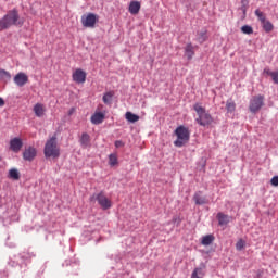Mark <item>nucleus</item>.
<instances>
[{"instance_id":"f257e3e1","label":"nucleus","mask_w":278,"mask_h":278,"mask_svg":"<svg viewBox=\"0 0 278 278\" xmlns=\"http://www.w3.org/2000/svg\"><path fill=\"white\" fill-rule=\"evenodd\" d=\"M20 18L21 17L18 16V11H9L8 14L0 20V31H3L4 29H10L12 25H23V22H21Z\"/></svg>"},{"instance_id":"f03ea898","label":"nucleus","mask_w":278,"mask_h":278,"mask_svg":"<svg viewBox=\"0 0 278 278\" xmlns=\"http://www.w3.org/2000/svg\"><path fill=\"white\" fill-rule=\"evenodd\" d=\"M193 110L197 112V123L201 125V127H207V125H212L214 123V118L210 113L205 112V108L201 106L200 103H195L193 105Z\"/></svg>"},{"instance_id":"7ed1b4c3","label":"nucleus","mask_w":278,"mask_h":278,"mask_svg":"<svg viewBox=\"0 0 278 278\" xmlns=\"http://www.w3.org/2000/svg\"><path fill=\"white\" fill-rule=\"evenodd\" d=\"M174 134L177 137V139L174 141V146L178 149H181V147H185V144L190 142V130L186 128V126H178Z\"/></svg>"},{"instance_id":"20e7f679","label":"nucleus","mask_w":278,"mask_h":278,"mask_svg":"<svg viewBox=\"0 0 278 278\" xmlns=\"http://www.w3.org/2000/svg\"><path fill=\"white\" fill-rule=\"evenodd\" d=\"M45 157H53L54 160L60 157V147H58V138H50L43 149Z\"/></svg>"},{"instance_id":"39448f33","label":"nucleus","mask_w":278,"mask_h":278,"mask_svg":"<svg viewBox=\"0 0 278 278\" xmlns=\"http://www.w3.org/2000/svg\"><path fill=\"white\" fill-rule=\"evenodd\" d=\"M99 22V15L94 13L84 14L80 18L83 27L94 29L97 23Z\"/></svg>"},{"instance_id":"423d86ee","label":"nucleus","mask_w":278,"mask_h":278,"mask_svg":"<svg viewBox=\"0 0 278 278\" xmlns=\"http://www.w3.org/2000/svg\"><path fill=\"white\" fill-rule=\"evenodd\" d=\"M90 201H98L100 207H102V210H110V207H112V201H110V199H108V197L105 195V193L103 191H101L100 193H96L90 198Z\"/></svg>"},{"instance_id":"0eeeda50","label":"nucleus","mask_w":278,"mask_h":278,"mask_svg":"<svg viewBox=\"0 0 278 278\" xmlns=\"http://www.w3.org/2000/svg\"><path fill=\"white\" fill-rule=\"evenodd\" d=\"M262 108H264V96L258 94V96L252 97V99L250 100V105H249L250 112L252 114H257V112H260V110H262Z\"/></svg>"},{"instance_id":"6e6552de","label":"nucleus","mask_w":278,"mask_h":278,"mask_svg":"<svg viewBox=\"0 0 278 278\" xmlns=\"http://www.w3.org/2000/svg\"><path fill=\"white\" fill-rule=\"evenodd\" d=\"M14 84H16L20 88H23L25 84L29 83V76L27 74L20 72L13 78Z\"/></svg>"},{"instance_id":"1a4fd4ad","label":"nucleus","mask_w":278,"mask_h":278,"mask_svg":"<svg viewBox=\"0 0 278 278\" xmlns=\"http://www.w3.org/2000/svg\"><path fill=\"white\" fill-rule=\"evenodd\" d=\"M36 155H38V151L34 147H28L23 152V159L26 162H34V160L36 159Z\"/></svg>"},{"instance_id":"9d476101","label":"nucleus","mask_w":278,"mask_h":278,"mask_svg":"<svg viewBox=\"0 0 278 278\" xmlns=\"http://www.w3.org/2000/svg\"><path fill=\"white\" fill-rule=\"evenodd\" d=\"M10 149L13 153H18L23 149V139L15 137L10 140Z\"/></svg>"},{"instance_id":"9b49d317","label":"nucleus","mask_w":278,"mask_h":278,"mask_svg":"<svg viewBox=\"0 0 278 278\" xmlns=\"http://www.w3.org/2000/svg\"><path fill=\"white\" fill-rule=\"evenodd\" d=\"M73 81H76V84H85L86 83V72L83 70H76L73 75Z\"/></svg>"},{"instance_id":"f8f14e48","label":"nucleus","mask_w":278,"mask_h":278,"mask_svg":"<svg viewBox=\"0 0 278 278\" xmlns=\"http://www.w3.org/2000/svg\"><path fill=\"white\" fill-rule=\"evenodd\" d=\"M216 218L218 220L219 227H226V225H229V223L231 222V217H229V215L225 213H217Z\"/></svg>"},{"instance_id":"ddd939ff","label":"nucleus","mask_w":278,"mask_h":278,"mask_svg":"<svg viewBox=\"0 0 278 278\" xmlns=\"http://www.w3.org/2000/svg\"><path fill=\"white\" fill-rule=\"evenodd\" d=\"M140 8H141L140 1L132 0L129 3L128 12L132 14V16H136V14L140 13Z\"/></svg>"},{"instance_id":"4468645a","label":"nucleus","mask_w":278,"mask_h":278,"mask_svg":"<svg viewBox=\"0 0 278 278\" xmlns=\"http://www.w3.org/2000/svg\"><path fill=\"white\" fill-rule=\"evenodd\" d=\"M103 121H105V113H103V112H96L91 116L92 125H101V123H103Z\"/></svg>"},{"instance_id":"2eb2a0df","label":"nucleus","mask_w":278,"mask_h":278,"mask_svg":"<svg viewBox=\"0 0 278 278\" xmlns=\"http://www.w3.org/2000/svg\"><path fill=\"white\" fill-rule=\"evenodd\" d=\"M33 112H35V115L37 116V118H42V116H45V112H47V110L45 109V104L37 103V104H35Z\"/></svg>"},{"instance_id":"dca6fc26","label":"nucleus","mask_w":278,"mask_h":278,"mask_svg":"<svg viewBox=\"0 0 278 278\" xmlns=\"http://www.w3.org/2000/svg\"><path fill=\"white\" fill-rule=\"evenodd\" d=\"M185 55L188 60H192L194 58V47L192 43H188L185 48Z\"/></svg>"},{"instance_id":"f3484780","label":"nucleus","mask_w":278,"mask_h":278,"mask_svg":"<svg viewBox=\"0 0 278 278\" xmlns=\"http://www.w3.org/2000/svg\"><path fill=\"white\" fill-rule=\"evenodd\" d=\"M193 201H195V205H205L207 203V199L201 195V192H197L193 197Z\"/></svg>"},{"instance_id":"a211bd4d","label":"nucleus","mask_w":278,"mask_h":278,"mask_svg":"<svg viewBox=\"0 0 278 278\" xmlns=\"http://www.w3.org/2000/svg\"><path fill=\"white\" fill-rule=\"evenodd\" d=\"M12 79V74L5 70H0V81H4V84H8Z\"/></svg>"},{"instance_id":"6ab92c4d","label":"nucleus","mask_w":278,"mask_h":278,"mask_svg":"<svg viewBox=\"0 0 278 278\" xmlns=\"http://www.w3.org/2000/svg\"><path fill=\"white\" fill-rule=\"evenodd\" d=\"M205 277V269L203 267H197L191 274V278H203Z\"/></svg>"},{"instance_id":"aec40b11","label":"nucleus","mask_w":278,"mask_h":278,"mask_svg":"<svg viewBox=\"0 0 278 278\" xmlns=\"http://www.w3.org/2000/svg\"><path fill=\"white\" fill-rule=\"evenodd\" d=\"M80 144L84 149H87V147H90V135L87 132H84L80 138Z\"/></svg>"},{"instance_id":"412c9836","label":"nucleus","mask_w":278,"mask_h":278,"mask_svg":"<svg viewBox=\"0 0 278 278\" xmlns=\"http://www.w3.org/2000/svg\"><path fill=\"white\" fill-rule=\"evenodd\" d=\"M112 99H114V93L113 91H109L103 94L102 101L105 105H112Z\"/></svg>"},{"instance_id":"4be33fe9","label":"nucleus","mask_w":278,"mask_h":278,"mask_svg":"<svg viewBox=\"0 0 278 278\" xmlns=\"http://www.w3.org/2000/svg\"><path fill=\"white\" fill-rule=\"evenodd\" d=\"M125 118H126V121H128V123H138V121H140V116H138L131 112H126Z\"/></svg>"},{"instance_id":"5701e85b","label":"nucleus","mask_w":278,"mask_h":278,"mask_svg":"<svg viewBox=\"0 0 278 278\" xmlns=\"http://www.w3.org/2000/svg\"><path fill=\"white\" fill-rule=\"evenodd\" d=\"M214 240V235H206L202 238L201 244H203V247H210Z\"/></svg>"},{"instance_id":"b1692460","label":"nucleus","mask_w":278,"mask_h":278,"mask_svg":"<svg viewBox=\"0 0 278 278\" xmlns=\"http://www.w3.org/2000/svg\"><path fill=\"white\" fill-rule=\"evenodd\" d=\"M206 40H207V30L199 31L197 35V41L200 45H203V42H205Z\"/></svg>"},{"instance_id":"393cba45","label":"nucleus","mask_w":278,"mask_h":278,"mask_svg":"<svg viewBox=\"0 0 278 278\" xmlns=\"http://www.w3.org/2000/svg\"><path fill=\"white\" fill-rule=\"evenodd\" d=\"M226 110L228 114H233L236 112V102L233 100L229 99L226 101Z\"/></svg>"},{"instance_id":"a878e982","label":"nucleus","mask_w":278,"mask_h":278,"mask_svg":"<svg viewBox=\"0 0 278 278\" xmlns=\"http://www.w3.org/2000/svg\"><path fill=\"white\" fill-rule=\"evenodd\" d=\"M9 178L18 181L21 179V173H18V169L12 168L9 170Z\"/></svg>"},{"instance_id":"bb28decb","label":"nucleus","mask_w":278,"mask_h":278,"mask_svg":"<svg viewBox=\"0 0 278 278\" xmlns=\"http://www.w3.org/2000/svg\"><path fill=\"white\" fill-rule=\"evenodd\" d=\"M262 27L266 34H270V31L275 29V25H273L271 22L268 20L262 24Z\"/></svg>"},{"instance_id":"cd10ccee","label":"nucleus","mask_w":278,"mask_h":278,"mask_svg":"<svg viewBox=\"0 0 278 278\" xmlns=\"http://www.w3.org/2000/svg\"><path fill=\"white\" fill-rule=\"evenodd\" d=\"M255 16H257L258 21L261 22V25L263 23H266V14H264V12H262L260 9H256L254 12Z\"/></svg>"},{"instance_id":"c85d7f7f","label":"nucleus","mask_w":278,"mask_h":278,"mask_svg":"<svg viewBox=\"0 0 278 278\" xmlns=\"http://www.w3.org/2000/svg\"><path fill=\"white\" fill-rule=\"evenodd\" d=\"M109 164L110 166H116V164H118V159L116 157V154H110Z\"/></svg>"},{"instance_id":"c756f323","label":"nucleus","mask_w":278,"mask_h":278,"mask_svg":"<svg viewBox=\"0 0 278 278\" xmlns=\"http://www.w3.org/2000/svg\"><path fill=\"white\" fill-rule=\"evenodd\" d=\"M241 31H242V34L251 35V34H253V27H251L249 25H244L241 27Z\"/></svg>"},{"instance_id":"7c9ffc66","label":"nucleus","mask_w":278,"mask_h":278,"mask_svg":"<svg viewBox=\"0 0 278 278\" xmlns=\"http://www.w3.org/2000/svg\"><path fill=\"white\" fill-rule=\"evenodd\" d=\"M244 247H247V242H244V240L240 239L237 243H236V249L237 251H242V249H244Z\"/></svg>"},{"instance_id":"2f4dec72","label":"nucleus","mask_w":278,"mask_h":278,"mask_svg":"<svg viewBox=\"0 0 278 278\" xmlns=\"http://www.w3.org/2000/svg\"><path fill=\"white\" fill-rule=\"evenodd\" d=\"M271 79L274 81V84H278V71L274 72V74H271Z\"/></svg>"},{"instance_id":"473e14b6","label":"nucleus","mask_w":278,"mask_h":278,"mask_svg":"<svg viewBox=\"0 0 278 278\" xmlns=\"http://www.w3.org/2000/svg\"><path fill=\"white\" fill-rule=\"evenodd\" d=\"M270 184H271V186L277 187L278 186V176H274L270 179Z\"/></svg>"},{"instance_id":"72a5a7b5","label":"nucleus","mask_w":278,"mask_h":278,"mask_svg":"<svg viewBox=\"0 0 278 278\" xmlns=\"http://www.w3.org/2000/svg\"><path fill=\"white\" fill-rule=\"evenodd\" d=\"M275 72H273V71H270V68H265L264 71H263V74L264 75H268L269 77H273V74H274Z\"/></svg>"},{"instance_id":"f704fd0d","label":"nucleus","mask_w":278,"mask_h":278,"mask_svg":"<svg viewBox=\"0 0 278 278\" xmlns=\"http://www.w3.org/2000/svg\"><path fill=\"white\" fill-rule=\"evenodd\" d=\"M116 149H119V147H123V141H115Z\"/></svg>"},{"instance_id":"c9c22d12","label":"nucleus","mask_w":278,"mask_h":278,"mask_svg":"<svg viewBox=\"0 0 278 278\" xmlns=\"http://www.w3.org/2000/svg\"><path fill=\"white\" fill-rule=\"evenodd\" d=\"M67 114L68 116H73V114H75V108L70 109Z\"/></svg>"},{"instance_id":"e433bc0d","label":"nucleus","mask_w":278,"mask_h":278,"mask_svg":"<svg viewBox=\"0 0 278 278\" xmlns=\"http://www.w3.org/2000/svg\"><path fill=\"white\" fill-rule=\"evenodd\" d=\"M3 105H5V100H3V98H0V108H3Z\"/></svg>"}]
</instances>
